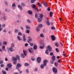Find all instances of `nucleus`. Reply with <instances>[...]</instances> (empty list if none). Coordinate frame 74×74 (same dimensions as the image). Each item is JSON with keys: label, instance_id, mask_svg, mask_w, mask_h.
I'll use <instances>...</instances> for the list:
<instances>
[{"label": "nucleus", "instance_id": "nucleus-1", "mask_svg": "<svg viewBox=\"0 0 74 74\" xmlns=\"http://www.w3.org/2000/svg\"><path fill=\"white\" fill-rule=\"evenodd\" d=\"M17 59L18 60H20V58H19V56L18 55H16V58L14 57L13 58V60H14V64H16V61L17 60Z\"/></svg>", "mask_w": 74, "mask_h": 74}, {"label": "nucleus", "instance_id": "nucleus-2", "mask_svg": "<svg viewBox=\"0 0 74 74\" xmlns=\"http://www.w3.org/2000/svg\"><path fill=\"white\" fill-rule=\"evenodd\" d=\"M48 62V60H45L43 61V64H42L40 66L41 69H43L44 66H46L47 65V63Z\"/></svg>", "mask_w": 74, "mask_h": 74}, {"label": "nucleus", "instance_id": "nucleus-3", "mask_svg": "<svg viewBox=\"0 0 74 74\" xmlns=\"http://www.w3.org/2000/svg\"><path fill=\"white\" fill-rule=\"evenodd\" d=\"M48 49L49 51L51 52L52 50V48L51 47V46H48L47 47V50H46L45 51V53L46 54H47V55L49 54V52H48Z\"/></svg>", "mask_w": 74, "mask_h": 74}, {"label": "nucleus", "instance_id": "nucleus-4", "mask_svg": "<svg viewBox=\"0 0 74 74\" xmlns=\"http://www.w3.org/2000/svg\"><path fill=\"white\" fill-rule=\"evenodd\" d=\"M40 44L41 45H43V46H40V49H44V43L42 41H41L40 42Z\"/></svg>", "mask_w": 74, "mask_h": 74}, {"label": "nucleus", "instance_id": "nucleus-5", "mask_svg": "<svg viewBox=\"0 0 74 74\" xmlns=\"http://www.w3.org/2000/svg\"><path fill=\"white\" fill-rule=\"evenodd\" d=\"M40 17L41 18H38V22H41V21H42V17H43V15L42 14H40Z\"/></svg>", "mask_w": 74, "mask_h": 74}, {"label": "nucleus", "instance_id": "nucleus-6", "mask_svg": "<svg viewBox=\"0 0 74 74\" xmlns=\"http://www.w3.org/2000/svg\"><path fill=\"white\" fill-rule=\"evenodd\" d=\"M14 44H13V43H12L11 47L9 48V50L11 51V52H13L14 50V49H12V48H14Z\"/></svg>", "mask_w": 74, "mask_h": 74}, {"label": "nucleus", "instance_id": "nucleus-7", "mask_svg": "<svg viewBox=\"0 0 74 74\" xmlns=\"http://www.w3.org/2000/svg\"><path fill=\"white\" fill-rule=\"evenodd\" d=\"M42 27V24H40L38 25V27L36 29V31L37 32H39L40 31V27Z\"/></svg>", "mask_w": 74, "mask_h": 74}, {"label": "nucleus", "instance_id": "nucleus-8", "mask_svg": "<svg viewBox=\"0 0 74 74\" xmlns=\"http://www.w3.org/2000/svg\"><path fill=\"white\" fill-rule=\"evenodd\" d=\"M41 60V58L40 57H38L37 58V61L38 63H40Z\"/></svg>", "mask_w": 74, "mask_h": 74}, {"label": "nucleus", "instance_id": "nucleus-9", "mask_svg": "<svg viewBox=\"0 0 74 74\" xmlns=\"http://www.w3.org/2000/svg\"><path fill=\"white\" fill-rule=\"evenodd\" d=\"M28 51L30 52V53H33L34 52V51H33V48H31L30 49H28Z\"/></svg>", "mask_w": 74, "mask_h": 74}, {"label": "nucleus", "instance_id": "nucleus-10", "mask_svg": "<svg viewBox=\"0 0 74 74\" xmlns=\"http://www.w3.org/2000/svg\"><path fill=\"white\" fill-rule=\"evenodd\" d=\"M53 72L55 73H56L57 72V69L55 68H53Z\"/></svg>", "mask_w": 74, "mask_h": 74}, {"label": "nucleus", "instance_id": "nucleus-11", "mask_svg": "<svg viewBox=\"0 0 74 74\" xmlns=\"http://www.w3.org/2000/svg\"><path fill=\"white\" fill-rule=\"evenodd\" d=\"M21 67V64H18L17 65V66L16 67V69H18L19 67Z\"/></svg>", "mask_w": 74, "mask_h": 74}, {"label": "nucleus", "instance_id": "nucleus-12", "mask_svg": "<svg viewBox=\"0 0 74 74\" xmlns=\"http://www.w3.org/2000/svg\"><path fill=\"white\" fill-rule=\"evenodd\" d=\"M28 38L29 39L28 40V43H30L31 41H32V39L31 38H30V36H28Z\"/></svg>", "mask_w": 74, "mask_h": 74}, {"label": "nucleus", "instance_id": "nucleus-13", "mask_svg": "<svg viewBox=\"0 0 74 74\" xmlns=\"http://www.w3.org/2000/svg\"><path fill=\"white\" fill-rule=\"evenodd\" d=\"M51 39L53 41H55V36L54 35H51Z\"/></svg>", "mask_w": 74, "mask_h": 74}, {"label": "nucleus", "instance_id": "nucleus-14", "mask_svg": "<svg viewBox=\"0 0 74 74\" xmlns=\"http://www.w3.org/2000/svg\"><path fill=\"white\" fill-rule=\"evenodd\" d=\"M52 59L53 61H55V56H53L52 57Z\"/></svg>", "mask_w": 74, "mask_h": 74}, {"label": "nucleus", "instance_id": "nucleus-15", "mask_svg": "<svg viewBox=\"0 0 74 74\" xmlns=\"http://www.w3.org/2000/svg\"><path fill=\"white\" fill-rule=\"evenodd\" d=\"M52 59L53 61H55V56H53L52 57Z\"/></svg>", "mask_w": 74, "mask_h": 74}, {"label": "nucleus", "instance_id": "nucleus-16", "mask_svg": "<svg viewBox=\"0 0 74 74\" xmlns=\"http://www.w3.org/2000/svg\"><path fill=\"white\" fill-rule=\"evenodd\" d=\"M18 8L20 9V10H22V8L21 5H18Z\"/></svg>", "mask_w": 74, "mask_h": 74}, {"label": "nucleus", "instance_id": "nucleus-17", "mask_svg": "<svg viewBox=\"0 0 74 74\" xmlns=\"http://www.w3.org/2000/svg\"><path fill=\"white\" fill-rule=\"evenodd\" d=\"M33 48L34 49H37V45H35L34 46Z\"/></svg>", "mask_w": 74, "mask_h": 74}, {"label": "nucleus", "instance_id": "nucleus-18", "mask_svg": "<svg viewBox=\"0 0 74 74\" xmlns=\"http://www.w3.org/2000/svg\"><path fill=\"white\" fill-rule=\"evenodd\" d=\"M23 52L25 56H26V55H27V53H26V51L23 50Z\"/></svg>", "mask_w": 74, "mask_h": 74}, {"label": "nucleus", "instance_id": "nucleus-19", "mask_svg": "<svg viewBox=\"0 0 74 74\" xmlns=\"http://www.w3.org/2000/svg\"><path fill=\"white\" fill-rule=\"evenodd\" d=\"M47 21L46 22V23L47 25H50V23L49 22V21L48 20V19H47Z\"/></svg>", "mask_w": 74, "mask_h": 74}, {"label": "nucleus", "instance_id": "nucleus-20", "mask_svg": "<svg viewBox=\"0 0 74 74\" xmlns=\"http://www.w3.org/2000/svg\"><path fill=\"white\" fill-rule=\"evenodd\" d=\"M43 5L45 7H47V2H43Z\"/></svg>", "mask_w": 74, "mask_h": 74}, {"label": "nucleus", "instance_id": "nucleus-21", "mask_svg": "<svg viewBox=\"0 0 74 74\" xmlns=\"http://www.w3.org/2000/svg\"><path fill=\"white\" fill-rule=\"evenodd\" d=\"M21 58H25V56H24V54L23 53H22L21 55Z\"/></svg>", "mask_w": 74, "mask_h": 74}, {"label": "nucleus", "instance_id": "nucleus-22", "mask_svg": "<svg viewBox=\"0 0 74 74\" xmlns=\"http://www.w3.org/2000/svg\"><path fill=\"white\" fill-rule=\"evenodd\" d=\"M2 49H3V51H4V50L5 49V46H2Z\"/></svg>", "mask_w": 74, "mask_h": 74}, {"label": "nucleus", "instance_id": "nucleus-23", "mask_svg": "<svg viewBox=\"0 0 74 74\" xmlns=\"http://www.w3.org/2000/svg\"><path fill=\"white\" fill-rule=\"evenodd\" d=\"M8 67H11L12 66V65L11 64L9 63L8 64Z\"/></svg>", "mask_w": 74, "mask_h": 74}, {"label": "nucleus", "instance_id": "nucleus-24", "mask_svg": "<svg viewBox=\"0 0 74 74\" xmlns=\"http://www.w3.org/2000/svg\"><path fill=\"white\" fill-rule=\"evenodd\" d=\"M17 38L18 40H19L20 41H21V40H22V39L20 38V37L19 36H18Z\"/></svg>", "mask_w": 74, "mask_h": 74}, {"label": "nucleus", "instance_id": "nucleus-25", "mask_svg": "<svg viewBox=\"0 0 74 74\" xmlns=\"http://www.w3.org/2000/svg\"><path fill=\"white\" fill-rule=\"evenodd\" d=\"M53 14V13H52V12H50V17H52V14Z\"/></svg>", "mask_w": 74, "mask_h": 74}, {"label": "nucleus", "instance_id": "nucleus-26", "mask_svg": "<svg viewBox=\"0 0 74 74\" xmlns=\"http://www.w3.org/2000/svg\"><path fill=\"white\" fill-rule=\"evenodd\" d=\"M28 14H32V12L31 10H29L28 12Z\"/></svg>", "mask_w": 74, "mask_h": 74}, {"label": "nucleus", "instance_id": "nucleus-27", "mask_svg": "<svg viewBox=\"0 0 74 74\" xmlns=\"http://www.w3.org/2000/svg\"><path fill=\"white\" fill-rule=\"evenodd\" d=\"M32 6L33 8H36V5H35L32 4Z\"/></svg>", "mask_w": 74, "mask_h": 74}, {"label": "nucleus", "instance_id": "nucleus-28", "mask_svg": "<svg viewBox=\"0 0 74 74\" xmlns=\"http://www.w3.org/2000/svg\"><path fill=\"white\" fill-rule=\"evenodd\" d=\"M36 1V0H31V3H34V1Z\"/></svg>", "mask_w": 74, "mask_h": 74}, {"label": "nucleus", "instance_id": "nucleus-29", "mask_svg": "<svg viewBox=\"0 0 74 74\" xmlns=\"http://www.w3.org/2000/svg\"><path fill=\"white\" fill-rule=\"evenodd\" d=\"M2 72L3 74H7V73L5 71H2Z\"/></svg>", "mask_w": 74, "mask_h": 74}, {"label": "nucleus", "instance_id": "nucleus-30", "mask_svg": "<svg viewBox=\"0 0 74 74\" xmlns=\"http://www.w3.org/2000/svg\"><path fill=\"white\" fill-rule=\"evenodd\" d=\"M54 65L55 66H58V63L57 62L54 63Z\"/></svg>", "mask_w": 74, "mask_h": 74}, {"label": "nucleus", "instance_id": "nucleus-31", "mask_svg": "<svg viewBox=\"0 0 74 74\" xmlns=\"http://www.w3.org/2000/svg\"><path fill=\"white\" fill-rule=\"evenodd\" d=\"M7 44V42H3V44L4 45H6Z\"/></svg>", "mask_w": 74, "mask_h": 74}, {"label": "nucleus", "instance_id": "nucleus-32", "mask_svg": "<svg viewBox=\"0 0 74 74\" xmlns=\"http://www.w3.org/2000/svg\"><path fill=\"white\" fill-rule=\"evenodd\" d=\"M21 5L23 7H24V6H25V3H21Z\"/></svg>", "mask_w": 74, "mask_h": 74}, {"label": "nucleus", "instance_id": "nucleus-33", "mask_svg": "<svg viewBox=\"0 0 74 74\" xmlns=\"http://www.w3.org/2000/svg\"><path fill=\"white\" fill-rule=\"evenodd\" d=\"M37 4L38 5L39 7H41V4L40 3L38 2Z\"/></svg>", "mask_w": 74, "mask_h": 74}, {"label": "nucleus", "instance_id": "nucleus-34", "mask_svg": "<svg viewBox=\"0 0 74 74\" xmlns=\"http://www.w3.org/2000/svg\"><path fill=\"white\" fill-rule=\"evenodd\" d=\"M56 46L57 47H59V45L58 44V43H56L55 44Z\"/></svg>", "mask_w": 74, "mask_h": 74}, {"label": "nucleus", "instance_id": "nucleus-35", "mask_svg": "<svg viewBox=\"0 0 74 74\" xmlns=\"http://www.w3.org/2000/svg\"><path fill=\"white\" fill-rule=\"evenodd\" d=\"M26 27L27 29H30V27L29 26L26 25Z\"/></svg>", "mask_w": 74, "mask_h": 74}, {"label": "nucleus", "instance_id": "nucleus-36", "mask_svg": "<svg viewBox=\"0 0 74 74\" xmlns=\"http://www.w3.org/2000/svg\"><path fill=\"white\" fill-rule=\"evenodd\" d=\"M40 37H44V35H43V34H40Z\"/></svg>", "mask_w": 74, "mask_h": 74}, {"label": "nucleus", "instance_id": "nucleus-37", "mask_svg": "<svg viewBox=\"0 0 74 74\" xmlns=\"http://www.w3.org/2000/svg\"><path fill=\"white\" fill-rule=\"evenodd\" d=\"M56 51L57 52H59V49L58 48H56Z\"/></svg>", "mask_w": 74, "mask_h": 74}, {"label": "nucleus", "instance_id": "nucleus-38", "mask_svg": "<svg viewBox=\"0 0 74 74\" xmlns=\"http://www.w3.org/2000/svg\"><path fill=\"white\" fill-rule=\"evenodd\" d=\"M18 35H19V36H22V34L21 33V32H18Z\"/></svg>", "mask_w": 74, "mask_h": 74}, {"label": "nucleus", "instance_id": "nucleus-39", "mask_svg": "<svg viewBox=\"0 0 74 74\" xmlns=\"http://www.w3.org/2000/svg\"><path fill=\"white\" fill-rule=\"evenodd\" d=\"M25 66H29V64L27 63H26L25 64Z\"/></svg>", "mask_w": 74, "mask_h": 74}, {"label": "nucleus", "instance_id": "nucleus-40", "mask_svg": "<svg viewBox=\"0 0 74 74\" xmlns=\"http://www.w3.org/2000/svg\"><path fill=\"white\" fill-rule=\"evenodd\" d=\"M35 17L36 18H38V15L37 14H35Z\"/></svg>", "mask_w": 74, "mask_h": 74}, {"label": "nucleus", "instance_id": "nucleus-41", "mask_svg": "<svg viewBox=\"0 0 74 74\" xmlns=\"http://www.w3.org/2000/svg\"><path fill=\"white\" fill-rule=\"evenodd\" d=\"M35 10L36 11H38V8H35Z\"/></svg>", "mask_w": 74, "mask_h": 74}, {"label": "nucleus", "instance_id": "nucleus-42", "mask_svg": "<svg viewBox=\"0 0 74 74\" xmlns=\"http://www.w3.org/2000/svg\"><path fill=\"white\" fill-rule=\"evenodd\" d=\"M29 32L30 31L29 30H27L26 31V33H29Z\"/></svg>", "mask_w": 74, "mask_h": 74}, {"label": "nucleus", "instance_id": "nucleus-43", "mask_svg": "<svg viewBox=\"0 0 74 74\" xmlns=\"http://www.w3.org/2000/svg\"><path fill=\"white\" fill-rule=\"evenodd\" d=\"M15 33H18V30L17 29H15Z\"/></svg>", "mask_w": 74, "mask_h": 74}, {"label": "nucleus", "instance_id": "nucleus-44", "mask_svg": "<svg viewBox=\"0 0 74 74\" xmlns=\"http://www.w3.org/2000/svg\"><path fill=\"white\" fill-rule=\"evenodd\" d=\"M23 40H24V41H26V38H25V37H23Z\"/></svg>", "mask_w": 74, "mask_h": 74}, {"label": "nucleus", "instance_id": "nucleus-45", "mask_svg": "<svg viewBox=\"0 0 74 74\" xmlns=\"http://www.w3.org/2000/svg\"><path fill=\"white\" fill-rule=\"evenodd\" d=\"M16 5L15 3H13L12 5V7H15Z\"/></svg>", "mask_w": 74, "mask_h": 74}, {"label": "nucleus", "instance_id": "nucleus-46", "mask_svg": "<svg viewBox=\"0 0 74 74\" xmlns=\"http://www.w3.org/2000/svg\"><path fill=\"white\" fill-rule=\"evenodd\" d=\"M51 28L52 30H53V29H55V28H54V27L53 26L51 27Z\"/></svg>", "mask_w": 74, "mask_h": 74}, {"label": "nucleus", "instance_id": "nucleus-47", "mask_svg": "<svg viewBox=\"0 0 74 74\" xmlns=\"http://www.w3.org/2000/svg\"><path fill=\"white\" fill-rule=\"evenodd\" d=\"M1 67H4V64H2L1 65Z\"/></svg>", "mask_w": 74, "mask_h": 74}, {"label": "nucleus", "instance_id": "nucleus-48", "mask_svg": "<svg viewBox=\"0 0 74 74\" xmlns=\"http://www.w3.org/2000/svg\"><path fill=\"white\" fill-rule=\"evenodd\" d=\"M30 45L31 46V47H32V46H33V43H30Z\"/></svg>", "mask_w": 74, "mask_h": 74}, {"label": "nucleus", "instance_id": "nucleus-49", "mask_svg": "<svg viewBox=\"0 0 74 74\" xmlns=\"http://www.w3.org/2000/svg\"><path fill=\"white\" fill-rule=\"evenodd\" d=\"M26 73H29V70L27 69L26 70Z\"/></svg>", "mask_w": 74, "mask_h": 74}, {"label": "nucleus", "instance_id": "nucleus-50", "mask_svg": "<svg viewBox=\"0 0 74 74\" xmlns=\"http://www.w3.org/2000/svg\"><path fill=\"white\" fill-rule=\"evenodd\" d=\"M38 69H37V68H35L34 69V71H37Z\"/></svg>", "mask_w": 74, "mask_h": 74}, {"label": "nucleus", "instance_id": "nucleus-51", "mask_svg": "<svg viewBox=\"0 0 74 74\" xmlns=\"http://www.w3.org/2000/svg\"><path fill=\"white\" fill-rule=\"evenodd\" d=\"M31 60L32 61H34V60H35V58H31Z\"/></svg>", "mask_w": 74, "mask_h": 74}, {"label": "nucleus", "instance_id": "nucleus-52", "mask_svg": "<svg viewBox=\"0 0 74 74\" xmlns=\"http://www.w3.org/2000/svg\"><path fill=\"white\" fill-rule=\"evenodd\" d=\"M53 53L52 52H51V53H50V55L51 56H52V55H53Z\"/></svg>", "mask_w": 74, "mask_h": 74}, {"label": "nucleus", "instance_id": "nucleus-53", "mask_svg": "<svg viewBox=\"0 0 74 74\" xmlns=\"http://www.w3.org/2000/svg\"><path fill=\"white\" fill-rule=\"evenodd\" d=\"M58 63H60V60H59V59H58Z\"/></svg>", "mask_w": 74, "mask_h": 74}, {"label": "nucleus", "instance_id": "nucleus-54", "mask_svg": "<svg viewBox=\"0 0 74 74\" xmlns=\"http://www.w3.org/2000/svg\"><path fill=\"white\" fill-rule=\"evenodd\" d=\"M28 45V44L27 43H26L25 44V47H27Z\"/></svg>", "mask_w": 74, "mask_h": 74}, {"label": "nucleus", "instance_id": "nucleus-55", "mask_svg": "<svg viewBox=\"0 0 74 74\" xmlns=\"http://www.w3.org/2000/svg\"><path fill=\"white\" fill-rule=\"evenodd\" d=\"M5 24H3L2 25V27H5Z\"/></svg>", "mask_w": 74, "mask_h": 74}, {"label": "nucleus", "instance_id": "nucleus-56", "mask_svg": "<svg viewBox=\"0 0 74 74\" xmlns=\"http://www.w3.org/2000/svg\"><path fill=\"white\" fill-rule=\"evenodd\" d=\"M27 22H29V23H30V20H27Z\"/></svg>", "mask_w": 74, "mask_h": 74}, {"label": "nucleus", "instance_id": "nucleus-57", "mask_svg": "<svg viewBox=\"0 0 74 74\" xmlns=\"http://www.w3.org/2000/svg\"><path fill=\"white\" fill-rule=\"evenodd\" d=\"M3 63V61H0V64H2Z\"/></svg>", "mask_w": 74, "mask_h": 74}, {"label": "nucleus", "instance_id": "nucleus-58", "mask_svg": "<svg viewBox=\"0 0 74 74\" xmlns=\"http://www.w3.org/2000/svg\"><path fill=\"white\" fill-rule=\"evenodd\" d=\"M60 44L61 45L62 47H63V44H62V42H60Z\"/></svg>", "mask_w": 74, "mask_h": 74}, {"label": "nucleus", "instance_id": "nucleus-59", "mask_svg": "<svg viewBox=\"0 0 74 74\" xmlns=\"http://www.w3.org/2000/svg\"><path fill=\"white\" fill-rule=\"evenodd\" d=\"M47 10L48 11H49L50 10V8H49L48 9H47Z\"/></svg>", "mask_w": 74, "mask_h": 74}, {"label": "nucleus", "instance_id": "nucleus-60", "mask_svg": "<svg viewBox=\"0 0 74 74\" xmlns=\"http://www.w3.org/2000/svg\"><path fill=\"white\" fill-rule=\"evenodd\" d=\"M5 61H8V59L7 58H5Z\"/></svg>", "mask_w": 74, "mask_h": 74}, {"label": "nucleus", "instance_id": "nucleus-61", "mask_svg": "<svg viewBox=\"0 0 74 74\" xmlns=\"http://www.w3.org/2000/svg\"><path fill=\"white\" fill-rule=\"evenodd\" d=\"M3 18H4V19L5 20H6V17L5 16H4L3 17Z\"/></svg>", "mask_w": 74, "mask_h": 74}, {"label": "nucleus", "instance_id": "nucleus-62", "mask_svg": "<svg viewBox=\"0 0 74 74\" xmlns=\"http://www.w3.org/2000/svg\"><path fill=\"white\" fill-rule=\"evenodd\" d=\"M5 4L6 5H7V1H5Z\"/></svg>", "mask_w": 74, "mask_h": 74}, {"label": "nucleus", "instance_id": "nucleus-63", "mask_svg": "<svg viewBox=\"0 0 74 74\" xmlns=\"http://www.w3.org/2000/svg\"><path fill=\"white\" fill-rule=\"evenodd\" d=\"M62 55L64 56H66V55L65 54H63Z\"/></svg>", "mask_w": 74, "mask_h": 74}, {"label": "nucleus", "instance_id": "nucleus-64", "mask_svg": "<svg viewBox=\"0 0 74 74\" xmlns=\"http://www.w3.org/2000/svg\"><path fill=\"white\" fill-rule=\"evenodd\" d=\"M53 63L54 62H53L52 61H51V64H53Z\"/></svg>", "mask_w": 74, "mask_h": 74}]
</instances>
